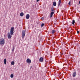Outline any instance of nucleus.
<instances>
[{"mask_svg": "<svg viewBox=\"0 0 80 80\" xmlns=\"http://www.w3.org/2000/svg\"><path fill=\"white\" fill-rule=\"evenodd\" d=\"M24 15V14H23V12H21L20 14V16H21V17H23V16Z\"/></svg>", "mask_w": 80, "mask_h": 80, "instance_id": "nucleus-12", "label": "nucleus"}, {"mask_svg": "<svg viewBox=\"0 0 80 80\" xmlns=\"http://www.w3.org/2000/svg\"><path fill=\"white\" fill-rule=\"evenodd\" d=\"M11 65H13L15 64V62H14L13 61H12V62H11Z\"/></svg>", "mask_w": 80, "mask_h": 80, "instance_id": "nucleus-15", "label": "nucleus"}, {"mask_svg": "<svg viewBox=\"0 0 80 80\" xmlns=\"http://www.w3.org/2000/svg\"><path fill=\"white\" fill-rule=\"evenodd\" d=\"M70 1L69 3H68V5H70Z\"/></svg>", "mask_w": 80, "mask_h": 80, "instance_id": "nucleus-20", "label": "nucleus"}, {"mask_svg": "<svg viewBox=\"0 0 80 80\" xmlns=\"http://www.w3.org/2000/svg\"><path fill=\"white\" fill-rule=\"evenodd\" d=\"M41 20H44V17H42L41 18Z\"/></svg>", "mask_w": 80, "mask_h": 80, "instance_id": "nucleus-18", "label": "nucleus"}, {"mask_svg": "<svg viewBox=\"0 0 80 80\" xmlns=\"http://www.w3.org/2000/svg\"><path fill=\"white\" fill-rule=\"evenodd\" d=\"M72 25L75 24V20H72Z\"/></svg>", "mask_w": 80, "mask_h": 80, "instance_id": "nucleus-14", "label": "nucleus"}, {"mask_svg": "<svg viewBox=\"0 0 80 80\" xmlns=\"http://www.w3.org/2000/svg\"><path fill=\"white\" fill-rule=\"evenodd\" d=\"M52 34H54V33H55V30H52Z\"/></svg>", "mask_w": 80, "mask_h": 80, "instance_id": "nucleus-13", "label": "nucleus"}, {"mask_svg": "<svg viewBox=\"0 0 80 80\" xmlns=\"http://www.w3.org/2000/svg\"><path fill=\"white\" fill-rule=\"evenodd\" d=\"M26 19H29V18H30V15L28 14H27L26 16Z\"/></svg>", "mask_w": 80, "mask_h": 80, "instance_id": "nucleus-6", "label": "nucleus"}, {"mask_svg": "<svg viewBox=\"0 0 80 80\" xmlns=\"http://www.w3.org/2000/svg\"><path fill=\"white\" fill-rule=\"evenodd\" d=\"M4 63L5 65H6V64H7V59H4Z\"/></svg>", "mask_w": 80, "mask_h": 80, "instance_id": "nucleus-11", "label": "nucleus"}, {"mask_svg": "<svg viewBox=\"0 0 80 80\" xmlns=\"http://www.w3.org/2000/svg\"><path fill=\"white\" fill-rule=\"evenodd\" d=\"M43 25H44V24L42 23L41 25V27H43Z\"/></svg>", "mask_w": 80, "mask_h": 80, "instance_id": "nucleus-19", "label": "nucleus"}, {"mask_svg": "<svg viewBox=\"0 0 80 80\" xmlns=\"http://www.w3.org/2000/svg\"><path fill=\"white\" fill-rule=\"evenodd\" d=\"M52 12H54L55 11V10L54 9V8H52Z\"/></svg>", "mask_w": 80, "mask_h": 80, "instance_id": "nucleus-16", "label": "nucleus"}, {"mask_svg": "<svg viewBox=\"0 0 80 80\" xmlns=\"http://www.w3.org/2000/svg\"><path fill=\"white\" fill-rule=\"evenodd\" d=\"M77 32L78 34V33H79V32L78 31H77Z\"/></svg>", "mask_w": 80, "mask_h": 80, "instance_id": "nucleus-21", "label": "nucleus"}, {"mask_svg": "<svg viewBox=\"0 0 80 80\" xmlns=\"http://www.w3.org/2000/svg\"><path fill=\"white\" fill-rule=\"evenodd\" d=\"M53 4V6H56V5H57V2H54Z\"/></svg>", "mask_w": 80, "mask_h": 80, "instance_id": "nucleus-10", "label": "nucleus"}, {"mask_svg": "<svg viewBox=\"0 0 80 80\" xmlns=\"http://www.w3.org/2000/svg\"><path fill=\"white\" fill-rule=\"evenodd\" d=\"M0 45H4L5 44V40L4 39H1L0 41Z\"/></svg>", "mask_w": 80, "mask_h": 80, "instance_id": "nucleus-3", "label": "nucleus"}, {"mask_svg": "<svg viewBox=\"0 0 80 80\" xmlns=\"http://www.w3.org/2000/svg\"><path fill=\"white\" fill-rule=\"evenodd\" d=\"M26 62L28 63H29V64H30V63L31 62V60L30 59L28 58L26 60Z\"/></svg>", "mask_w": 80, "mask_h": 80, "instance_id": "nucleus-4", "label": "nucleus"}, {"mask_svg": "<svg viewBox=\"0 0 80 80\" xmlns=\"http://www.w3.org/2000/svg\"><path fill=\"white\" fill-rule=\"evenodd\" d=\"M77 75V72H74L73 73L72 76L73 77H75Z\"/></svg>", "mask_w": 80, "mask_h": 80, "instance_id": "nucleus-5", "label": "nucleus"}, {"mask_svg": "<svg viewBox=\"0 0 80 80\" xmlns=\"http://www.w3.org/2000/svg\"><path fill=\"white\" fill-rule=\"evenodd\" d=\"M61 0H59L58 1V7H59L60 5V4H61Z\"/></svg>", "mask_w": 80, "mask_h": 80, "instance_id": "nucleus-8", "label": "nucleus"}, {"mask_svg": "<svg viewBox=\"0 0 80 80\" xmlns=\"http://www.w3.org/2000/svg\"><path fill=\"white\" fill-rule=\"evenodd\" d=\"M5 37V35H4Z\"/></svg>", "mask_w": 80, "mask_h": 80, "instance_id": "nucleus-24", "label": "nucleus"}, {"mask_svg": "<svg viewBox=\"0 0 80 80\" xmlns=\"http://www.w3.org/2000/svg\"><path fill=\"white\" fill-rule=\"evenodd\" d=\"M13 50H14V48H13L12 49V51H13Z\"/></svg>", "mask_w": 80, "mask_h": 80, "instance_id": "nucleus-23", "label": "nucleus"}, {"mask_svg": "<svg viewBox=\"0 0 80 80\" xmlns=\"http://www.w3.org/2000/svg\"><path fill=\"white\" fill-rule=\"evenodd\" d=\"M11 77V78H13V74H12L10 76Z\"/></svg>", "mask_w": 80, "mask_h": 80, "instance_id": "nucleus-17", "label": "nucleus"}, {"mask_svg": "<svg viewBox=\"0 0 80 80\" xmlns=\"http://www.w3.org/2000/svg\"><path fill=\"white\" fill-rule=\"evenodd\" d=\"M39 61L41 62H43V58H40L39 59Z\"/></svg>", "mask_w": 80, "mask_h": 80, "instance_id": "nucleus-9", "label": "nucleus"}, {"mask_svg": "<svg viewBox=\"0 0 80 80\" xmlns=\"http://www.w3.org/2000/svg\"><path fill=\"white\" fill-rule=\"evenodd\" d=\"M38 1H39V0H37V2H38Z\"/></svg>", "mask_w": 80, "mask_h": 80, "instance_id": "nucleus-22", "label": "nucleus"}, {"mask_svg": "<svg viewBox=\"0 0 80 80\" xmlns=\"http://www.w3.org/2000/svg\"><path fill=\"white\" fill-rule=\"evenodd\" d=\"M53 14H54V12H51V14H50V18H52V17L53 16Z\"/></svg>", "mask_w": 80, "mask_h": 80, "instance_id": "nucleus-7", "label": "nucleus"}, {"mask_svg": "<svg viewBox=\"0 0 80 80\" xmlns=\"http://www.w3.org/2000/svg\"><path fill=\"white\" fill-rule=\"evenodd\" d=\"M25 36V31L23 30L22 31V38H24Z\"/></svg>", "mask_w": 80, "mask_h": 80, "instance_id": "nucleus-2", "label": "nucleus"}, {"mask_svg": "<svg viewBox=\"0 0 80 80\" xmlns=\"http://www.w3.org/2000/svg\"><path fill=\"white\" fill-rule=\"evenodd\" d=\"M13 31H14V28L12 27L11 29L10 33L8 32V37L9 39H10L12 38V35H13L14 33Z\"/></svg>", "mask_w": 80, "mask_h": 80, "instance_id": "nucleus-1", "label": "nucleus"}]
</instances>
